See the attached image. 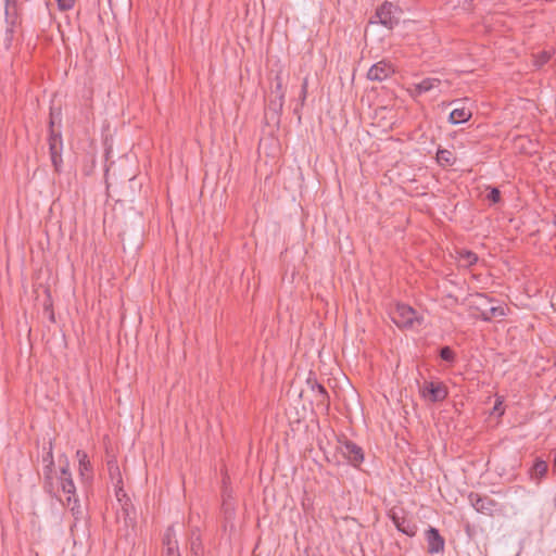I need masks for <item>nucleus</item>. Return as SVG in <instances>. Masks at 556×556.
<instances>
[{
  "label": "nucleus",
  "instance_id": "a878e982",
  "mask_svg": "<svg viewBox=\"0 0 556 556\" xmlns=\"http://www.w3.org/2000/svg\"><path fill=\"white\" fill-rule=\"evenodd\" d=\"M45 454L42 456V463L45 466L55 467L54 457H53V441L50 440L48 443V447H43Z\"/></svg>",
  "mask_w": 556,
  "mask_h": 556
},
{
  "label": "nucleus",
  "instance_id": "f257e3e1",
  "mask_svg": "<svg viewBox=\"0 0 556 556\" xmlns=\"http://www.w3.org/2000/svg\"><path fill=\"white\" fill-rule=\"evenodd\" d=\"M403 10L393 2L384 1L376 9L375 14L370 17V24H381L386 28L392 30L400 24Z\"/></svg>",
  "mask_w": 556,
  "mask_h": 556
},
{
  "label": "nucleus",
  "instance_id": "0eeeda50",
  "mask_svg": "<svg viewBox=\"0 0 556 556\" xmlns=\"http://www.w3.org/2000/svg\"><path fill=\"white\" fill-rule=\"evenodd\" d=\"M64 494L66 495V498L63 502V505L70 507L71 514L74 518V522L71 526V531H73L74 527H76L79 521H87L89 516L88 513L81 507L76 490L73 494Z\"/></svg>",
  "mask_w": 556,
  "mask_h": 556
},
{
  "label": "nucleus",
  "instance_id": "393cba45",
  "mask_svg": "<svg viewBox=\"0 0 556 556\" xmlns=\"http://www.w3.org/2000/svg\"><path fill=\"white\" fill-rule=\"evenodd\" d=\"M459 260L464 262V266L470 267L478 262V255L469 250H463L459 252Z\"/></svg>",
  "mask_w": 556,
  "mask_h": 556
},
{
  "label": "nucleus",
  "instance_id": "423d86ee",
  "mask_svg": "<svg viewBox=\"0 0 556 556\" xmlns=\"http://www.w3.org/2000/svg\"><path fill=\"white\" fill-rule=\"evenodd\" d=\"M306 387L314 394V401L317 406H321L325 409H329L330 406V396L326 388L318 382L316 374L312 370L308 372L306 378Z\"/></svg>",
  "mask_w": 556,
  "mask_h": 556
},
{
  "label": "nucleus",
  "instance_id": "c756f323",
  "mask_svg": "<svg viewBox=\"0 0 556 556\" xmlns=\"http://www.w3.org/2000/svg\"><path fill=\"white\" fill-rule=\"evenodd\" d=\"M49 142L63 143L61 131L60 130H55L54 127L49 128L48 143Z\"/></svg>",
  "mask_w": 556,
  "mask_h": 556
},
{
  "label": "nucleus",
  "instance_id": "c9c22d12",
  "mask_svg": "<svg viewBox=\"0 0 556 556\" xmlns=\"http://www.w3.org/2000/svg\"><path fill=\"white\" fill-rule=\"evenodd\" d=\"M43 309H45V312H46V313H47V312H50V309H52V302H51V300H50V299H48V300L45 302V304H43Z\"/></svg>",
  "mask_w": 556,
  "mask_h": 556
},
{
  "label": "nucleus",
  "instance_id": "f8f14e48",
  "mask_svg": "<svg viewBox=\"0 0 556 556\" xmlns=\"http://www.w3.org/2000/svg\"><path fill=\"white\" fill-rule=\"evenodd\" d=\"M64 458V464L60 467V476L58 477L59 486L63 493L73 494L75 491V482L72 477V471L70 469V463L66 455H62L60 460Z\"/></svg>",
  "mask_w": 556,
  "mask_h": 556
},
{
  "label": "nucleus",
  "instance_id": "a211bd4d",
  "mask_svg": "<svg viewBox=\"0 0 556 556\" xmlns=\"http://www.w3.org/2000/svg\"><path fill=\"white\" fill-rule=\"evenodd\" d=\"M471 115V111L465 106L455 108L450 113L448 122L453 125L465 123L470 119Z\"/></svg>",
  "mask_w": 556,
  "mask_h": 556
},
{
  "label": "nucleus",
  "instance_id": "f3484780",
  "mask_svg": "<svg viewBox=\"0 0 556 556\" xmlns=\"http://www.w3.org/2000/svg\"><path fill=\"white\" fill-rule=\"evenodd\" d=\"M49 154L51 159V163L54 167V170L56 173H61L62 170V150H63V143H54L49 142Z\"/></svg>",
  "mask_w": 556,
  "mask_h": 556
},
{
  "label": "nucleus",
  "instance_id": "b1692460",
  "mask_svg": "<svg viewBox=\"0 0 556 556\" xmlns=\"http://www.w3.org/2000/svg\"><path fill=\"white\" fill-rule=\"evenodd\" d=\"M283 104H285V98L275 96L274 99L269 100L268 110L271 111L276 115L277 118H279V116L282 112Z\"/></svg>",
  "mask_w": 556,
  "mask_h": 556
},
{
  "label": "nucleus",
  "instance_id": "5701e85b",
  "mask_svg": "<svg viewBox=\"0 0 556 556\" xmlns=\"http://www.w3.org/2000/svg\"><path fill=\"white\" fill-rule=\"evenodd\" d=\"M439 357L448 364H454L456 362V353L448 345H443L439 349Z\"/></svg>",
  "mask_w": 556,
  "mask_h": 556
},
{
  "label": "nucleus",
  "instance_id": "4c0bfd02",
  "mask_svg": "<svg viewBox=\"0 0 556 556\" xmlns=\"http://www.w3.org/2000/svg\"><path fill=\"white\" fill-rule=\"evenodd\" d=\"M294 114H299V109L298 108L294 109Z\"/></svg>",
  "mask_w": 556,
  "mask_h": 556
},
{
  "label": "nucleus",
  "instance_id": "1a4fd4ad",
  "mask_svg": "<svg viewBox=\"0 0 556 556\" xmlns=\"http://www.w3.org/2000/svg\"><path fill=\"white\" fill-rule=\"evenodd\" d=\"M468 500L471 504V506L481 514H485L489 516H493L494 511L496 510V507L498 506V503L494 501L493 498L486 496V495H480L478 493L471 492L468 495Z\"/></svg>",
  "mask_w": 556,
  "mask_h": 556
},
{
  "label": "nucleus",
  "instance_id": "6ab92c4d",
  "mask_svg": "<svg viewBox=\"0 0 556 556\" xmlns=\"http://www.w3.org/2000/svg\"><path fill=\"white\" fill-rule=\"evenodd\" d=\"M437 162L443 167L453 166L456 162V156L452 151L439 148L437 151Z\"/></svg>",
  "mask_w": 556,
  "mask_h": 556
},
{
  "label": "nucleus",
  "instance_id": "f704fd0d",
  "mask_svg": "<svg viewBox=\"0 0 556 556\" xmlns=\"http://www.w3.org/2000/svg\"><path fill=\"white\" fill-rule=\"evenodd\" d=\"M164 556H180L178 551V543L175 542V547H167Z\"/></svg>",
  "mask_w": 556,
  "mask_h": 556
},
{
  "label": "nucleus",
  "instance_id": "c85d7f7f",
  "mask_svg": "<svg viewBox=\"0 0 556 556\" xmlns=\"http://www.w3.org/2000/svg\"><path fill=\"white\" fill-rule=\"evenodd\" d=\"M486 200L491 203V204H496L498 202H501L502 200V197H501V191L498 188L496 187H491L488 194H486Z\"/></svg>",
  "mask_w": 556,
  "mask_h": 556
},
{
  "label": "nucleus",
  "instance_id": "bb28decb",
  "mask_svg": "<svg viewBox=\"0 0 556 556\" xmlns=\"http://www.w3.org/2000/svg\"><path fill=\"white\" fill-rule=\"evenodd\" d=\"M114 486H115V495H116L118 502L122 503L123 500L125 498V503L122 505V507H123L124 513L126 515H128L127 505L130 500L124 491L123 483L122 484L115 483Z\"/></svg>",
  "mask_w": 556,
  "mask_h": 556
},
{
  "label": "nucleus",
  "instance_id": "9b49d317",
  "mask_svg": "<svg viewBox=\"0 0 556 556\" xmlns=\"http://www.w3.org/2000/svg\"><path fill=\"white\" fill-rule=\"evenodd\" d=\"M425 539L427 541V552L429 554H439L444 551L445 539L440 534L437 528L429 526L425 532Z\"/></svg>",
  "mask_w": 556,
  "mask_h": 556
},
{
  "label": "nucleus",
  "instance_id": "7c9ffc66",
  "mask_svg": "<svg viewBox=\"0 0 556 556\" xmlns=\"http://www.w3.org/2000/svg\"><path fill=\"white\" fill-rule=\"evenodd\" d=\"M307 89H308V78L305 77L303 79L302 85H301V93H300L301 106H303L304 103H305V100H306V97H307Z\"/></svg>",
  "mask_w": 556,
  "mask_h": 556
},
{
  "label": "nucleus",
  "instance_id": "6e6552de",
  "mask_svg": "<svg viewBox=\"0 0 556 556\" xmlns=\"http://www.w3.org/2000/svg\"><path fill=\"white\" fill-rule=\"evenodd\" d=\"M5 1V23H7V29H5V41L8 42V46L11 45L13 40V34H14V27L17 24L18 20V7L16 0H4Z\"/></svg>",
  "mask_w": 556,
  "mask_h": 556
},
{
  "label": "nucleus",
  "instance_id": "dca6fc26",
  "mask_svg": "<svg viewBox=\"0 0 556 556\" xmlns=\"http://www.w3.org/2000/svg\"><path fill=\"white\" fill-rule=\"evenodd\" d=\"M547 471V462L542 459L541 457H535L533 464L528 469V475L531 481H534L535 483L539 484L542 481V479L546 477Z\"/></svg>",
  "mask_w": 556,
  "mask_h": 556
},
{
  "label": "nucleus",
  "instance_id": "e433bc0d",
  "mask_svg": "<svg viewBox=\"0 0 556 556\" xmlns=\"http://www.w3.org/2000/svg\"><path fill=\"white\" fill-rule=\"evenodd\" d=\"M49 314V319L50 321L54 323L55 321V317H54V312L53 309H50V312H47Z\"/></svg>",
  "mask_w": 556,
  "mask_h": 556
},
{
  "label": "nucleus",
  "instance_id": "2eb2a0df",
  "mask_svg": "<svg viewBox=\"0 0 556 556\" xmlns=\"http://www.w3.org/2000/svg\"><path fill=\"white\" fill-rule=\"evenodd\" d=\"M54 473H55V467L43 466V469H42V489H43L45 493H47L51 497H55L59 501H61V498L58 495L59 481L55 482Z\"/></svg>",
  "mask_w": 556,
  "mask_h": 556
},
{
  "label": "nucleus",
  "instance_id": "20e7f679",
  "mask_svg": "<svg viewBox=\"0 0 556 556\" xmlns=\"http://www.w3.org/2000/svg\"><path fill=\"white\" fill-rule=\"evenodd\" d=\"M337 450L342 454V456L353 467L357 468L364 462V458H365L364 450L359 445H357L355 442H353L346 438L338 440Z\"/></svg>",
  "mask_w": 556,
  "mask_h": 556
},
{
  "label": "nucleus",
  "instance_id": "473e14b6",
  "mask_svg": "<svg viewBox=\"0 0 556 556\" xmlns=\"http://www.w3.org/2000/svg\"><path fill=\"white\" fill-rule=\"evenodd\" d=\"M504 400L503 397H496V401L493 406V413L497 414L498 417L504 415V408H503Z\"/></svg>",
  "mask_w": 556,
  "mask_h": 556
},
{
  "label": "nucleus",
  "instance_id": "4468645a",
  "mask_svg": "<svg viewBox=\"0 0 556 556\" xmlns=\"http://www.w3.org/2000/svg\"><path fill=\"white\" fill-rule=\"evenodd\" d=\"M394 74V70L390 63L380 61L371 65L367 72V78L374 81H383Z\"/></svg>",
  "mask_w": 556,
  "mask_h": 556
},
{
  "label": "nucleus",
  "instance_id": "72a5a7b5",
  "mask_svg": "<svg viewBox=\"0 0 556 556\" xmlns=\"http://www.w3.org/2000/svg\"><path fill=\"white\" fill-rule=\"evenodd\" d=\"M55 1L61 11L71 10L75 4V0H55Z\"/></svg>",
  "mask_w": 556,
  "mask_h": 556
},
{
  "label": "nucleus",
  "instance_id": "f03ea898",
  "mask_svg": "<svg viewBox=\"0 0 556 556\" xmlns=\"http://www.w3.org/2000/svg\"><path fill=\"white\" fill-rule=\"evenodd\" d=\"M476 302L472 307L480 312L479 318L483 321H491L493 318L505 317L506 311L503 306H490L488 305L494 302V299L485 293H476Z\"/></svg>",
  "mask_w": 556,
  "mask_h": 556
},
{
  "label": "nucleus",
  "instance_id": "2f4dec72",
  "mask_svg": "<svg viewBox=\"0 0 556 556\" xmlns=\"http://www.w3.org/2000/svg\"><path fill=\"white\" fill-rule=\"evenodd\" d=\"M172 528H168L163 536V544L167 547H175V540L172 538Z\"/></svg>",
  "mask_w": 556,
  "mask_h": 556
},
{
  "label": "nucleus",
  "instance_id": "7ed1b4c3",
  "mask_svg": "<svg viewBox=\"0 0 556 556\" xmlns=\"http://www.w3.org/2000/svg\"><path fill=\"white\" fill-rule=\"evenodd\" d=\"M390 317L399 328H412L415 321L420 324L417 312L404 303H397L391 311Z\"/></svg>",
  "mask_w": 556,
  "mask_h": 556
},
{
  "label": "nucleus",
  "instance_id": "4be33fe9",
  "mask_svg": "<svg viewBox=\"0 0 556 556\" xmlns=\"http://www.w3.org/2000/svg\"><path fill=\"white\" fill-rule=\"evenodd\" d=\"M108 468H109L110 478L114 482V484L115 483L122 484L123 478H122V473H121L119 467L117 465V462L115 459L109 460Z\"/></svg>",
  "mask_w": 556,
  "mask_h": 556
},
{
  "label": "nucleus",
  "instance_id": "39448f33",
  "mask_svg": "<svg viewBox=\"0 0 556 556\" xmlns=\"http://www.w3.org/2000/svg\"><path fill=\"white\" fill-rule=\"evenodd\" d=\"M389 518L397 531L408 535L415 536L417 532L416 523L407 517V513L403 507H392L388 513Z\"/></svg>",
  "mask_w": 556,
  "mask_h": 556
},
{
  "label": "nucleus",
  "instance_id": "cd10ccee",
  "mask_svg": "<svg viewBox=\"0 0 556 556\" xmlns=\"http://www.w3.org/2000/svg\"><path fill=\"white\" fill-rule=\"evenodd\" d=\"M62 112L61 108H50V114H49V128L54 127L55 123H61Z\"/></svg>",
  "mask_w": 556,
  "mask_h": 556
},
{
  "label": "nucleus",
  "instance_id": "aec40b11",
  "mask_svg": "<svg viewBox=\"0 0 556 556\" xmlns=\"http://www.w3.org/2000/svg\"><path fill=\"white\" fill-rule=\"evenodd\" d=\"M441 84L439 78H424L420 83L415 85V90L418 94L426 93Z\"/></svg>",
  "mask_w": 556,
  "mask_h": 556
},
{
  "label": "nucleus",
  "instance_id": "412c9836",
  "mask_svg": "<svg viewBox=\"0 0 556 556\" xmlns=\"http://www.w3.org/2000/svg\"><path fill=\"white\" fill-rule=\"evenodd\" d=\"M273 87L271 92L275 96H279L285 98V88H283V78H282V71H277L275 76L273 77Z\"/></svg>",
  "mask_w": 556,
  "mask_h": 556
},
{
  "label": "nucleus",
  "instance_id": "9d476101",
  "mask_svg": "<svg viewBox=\"0 0 556 556\" xmlns=\"http://www.w3.org/2000/svg\"><path fill=\"white\" fill-rule=\"evenodd\" d=\"M422 395L433 403L442 402L447 397L448 390L441 381H426L422 388Z\"/></svg>",
  "mask_w": 556,
  "mask_h": 556
},
{
  "label": "nucleus",
  "instance_id": "ddd939ff",
  "mask_svg": "<svg viewBox=\"0 0 556 556\" xmlns=\"http://www.w3.org/2000/svg\"><path fill=\"white\" fill-rule=\"evenodd\" d=\"M78 459V472L83 483L91 484L93 480V467L89 460L88 454L83 450L76 451Z\"/></svg>",
  "mask_w": 556,
  "mask_h": 556
}]
</instances>
